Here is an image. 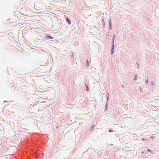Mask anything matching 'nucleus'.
Returning a JSON list of instances; mask_svg holds the SVG:
<instances>
[{"label": "nucleus", "mask_w": 159, "mask_h": 159, "mask_svg": "<svg viewBox=\"0 0 159 159\" xmlns=\"http://www.w3.org/2000/svg\"><path fill=\"white\" fill-rule=\"evenodd\" d=\"M67 21L69 22V24L70 23V21L69 20L68 21Z\"/></svg>", "instance_id": "f257e3e1"}, {"label": "nucleus", "mask_w": 159, "mask_h": 159, "mask_svg": "<svg viewBox=\"0 0 159 159\" xmlns=\"http://www.w3.org/2000/svg\"><path fill=\"white\" fill-rule=\"evenodd\" d=\"M109 131L110 132H111V131H111V130H109Z\"/></svg>", "instance_id": "f03ea898"}, {"label": "nucleus", "mask_w": 159, "mask_h": 159, "mask_svg": "<svg viewBox=\"0 0 159 159\" xmlns=\"http://www.w3.org/2000/svg\"><path fill=\"white\" fill-rule=\"evenodd\" d=\"M148 151H150V150H149V149H148Z\"/></svg>", "instance_id": "7ed1b4c3"}]
</instances>
